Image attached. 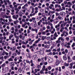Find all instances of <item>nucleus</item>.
<instances>
[{
  "instance_id": "nucleus-2",
  "label": "nucleus",
  "mask_w": 75,
  "mask_h": 75,
  "mask_svg": "<svg viewBox=\"0 0 75 75\" xmlns=\"http://www.w3.org/2000/svg\"><path fill=\"white\" fill-rule=\"evenodd\" d=\"M30 66L31 67H34V66H35V65H34V64L33 63V60H31L30 61Z\"/></svg>"
},
{
  "instance_id": "nucleus-37",
  "label": "nucleus",
  "mask_w": 75,
  "mask_h": 75,
  "mask_svg": "<svg viewBox=\"0 0 75 75\" xmlns=\"http://www.w3.org/2000/svg\"><path fill=\"white\" fill-rule=\"evenodd\" d=\"M58 70L59 71L61 72V67H59V68Z\"/></svg>"
},
{
  "instance_id": "nucleus-39",
  "label": "nucleus",
  "mask_w": 75,
  "mask_h": 75,
  "mask_svg": "<svg viewBox=\"0 0 75 75\" xmlns=\"http://www.w3.org/2000/svg\"><path fill=\"white\" fill-rule=\"evenodd\" d=\"M75 42L73 43L72 45H71L72 47H74V46H75Z\"/></svg>"
},
{
  "instance_id": "nucleus-56",
  "label": "nucleus",
  "mask_w": 75,
  "mask_h": 75,
  "mask_svg": "<svg viewBox=\"0 0 75 75\" xmlns=\"http://www.w3.org/2000/svg\"><path fill=\"white\" fill-rule=\"evenodd\" d=\"M62 69H65V66H63L62 67Z\"/></svg>"
},
{
  "instance_id": "nucleus-58",
  "label": "nucleus",
  "mask_w": 75,
  "mask_h": 75,
  "mask_svg": "<svg viewBox=\"0 0 75 75\" xmlns=\"http://www.w3.org/2000/svg\"><path fill=\"white\" fill-rule=\"evenodd\" d=\"M22 37L23 36H22V35H21V34H20V36H19L20 38L21 39Z\"/></svg>"
},
{
  "instance_id": "nucleus-47",
  "label": "nucleus",
  "mask_w": 75,
  "mask_h": 75,
  "mask_svg": "<svg viewBox=\"0 0 75 75\" xmlns=\"http://www.w3.org/2000/svg\"><path fill=\"white\" fill-rule=\"evenodd\" d=\"M54 57L56 59H58V56H57V55H55L54 56Z\"/></svg>"
},
{
  "instance_id": "nucleus-36",
  "label": "nucleus",
  "mask_w": 75,
  "mask_h": 75,
  "mask_svg": "<svg viewBox=\"0 0 75 75\" xmlns=\"http://www.w3.org/2000/svg\"><path fill=\"white\" fill-rule=\"evenodd\" d=\"M14 60L15 62H16V61H17V57H16L15 59H14Z\"/></svg>"
},
{
  "instance_id": "nucleus-23",
  "label": "nucleus",
  "mask_w": 75,
  "mask_h": 75,
  "mask_svg": "<svg viewBox=\"0 0 75 75\" xmlns=\"http://www.w3.org/2000/svg\"><path fill=\"white\" fill-rule=\"evenodd\" d=\"M54 36H55V37H57L58 36V35H57V32H55L54 34Z\"/></svg>"
},
{
  "instance_id": "nucleus-50",
  "label": "nucleus",
  "mask_w": 75,
  "mask_h": 75,
  "mask_svg": "<svg viewBox=\"0 0 75 75\" xmlns=\"http://www.w3.org/2000/svg\"><path fill=\"white\" fill-rule=\"evenodd\" d=\"M58 18L59 20H61V19L62 18L59 16H58Z\"/></svg>"
},
{
  "instance_id": "nucleus-57",
  "label": "nucleus",
  "mask_w": 75,
  "mask_h": 75,
  "mask_svg": "<svg viewBox=\"0 0 75 75\" xmlns=\"http://www.w3.org/2000/svg\"><path fill=\"white\" fill-rule=\"evenodd\" d=\"M4 59H6L7 58V56H5L4 57Z\"/></svg>"
},
{
  "instance_id": "nucleus-53",
  "label": "nucleus",
  "mask_w": 75,
  "mask_h": 75,
  "mask_svg": "<svg viewBox=\"0 0 75 75\" xmlns=\"http://www.w3.org/2000/svg\"><path fill=\"white\" fill-rule=\"evenodd\" d=\"M66 40H67V41H68V40H69V38L68 37L66 38Z\"/></svg>"
},
{
  "instance_id": "nucleus-41",
  "label": "nucleus",
  "mask_w": 75,
  "mask_h": 75,
  "mask_svg": "<svg viewBox=\"0 0 75 75\" xmlns=\"http://www.w3.org/2000/svg\"><path fill=\"white\" fill-rule=\"evenodd\" d=\"M60 14L62 16H64V13L63 12H62L60 13Z\"/></svg>"
},
{
  "instance_id": "nucleus-54",
  "label": "nucleus",
  "mask_w": 75,
  "mask_h": 75,
  "mask_svg": "<svg viewBox=\"0 0 75 75\" xmlns=\"http://www.w3.org/2000/svg\"><path fill=\"white\" fill-rule=\"evenodd\" d=\"M42 34L43 35H45V32L43 31L42 33Z\"/></svg>"
},
{
  "instance_id": "nucleus-52",
  "label": "nucleus",
  "mask_w": 75,
  "mask_h": 75,
  "mask_svg": "<svg viewBox=\"0 0 75 75\" xmlns=\"http://www.w3.org/2000/svg\"><path fill=\"white\" fill-rule=\"evenodd\" d=\"M14 37H16V34H17V33H16V32H14Z\"/></svg>"
},
{
  "instance_id": "nucleus-60",
  "label": "nucleus",
  "mask_w": 75,
  "mask_h": 75,
  "mask_svg": "<svg viewBox=\"0 0 75 75\" xmlns=\"http://www.w3.org/2000/svg\"><path fill=\"white\" fill-rule=\"evenodd\" d=\"M57 51H58V52H59V51H60V48H59V49H58L57 50Z\"/></svg>"
},
{
  "instance_id": "nucleus-7",
  "label": "nucleus",
  "mask_w": 75,
  "mask_h": 75,
  "mask_svg": "<svg viewBox=\"0 0 75 75\" xmlns=\"http://www.w3.org/2000/svg\"><path fill=\"white\" fill-rule=\"evenodd\" d=\"M16 53H17V55H18L21 54V52H20V51L18 52V50H16Z\"/></svg>"
},
{
  "instance_id": "nucleus-1",
  "label": "nucleus",
  "mask_w": 75,
  "mask_h": 75,
  "mask_svg": "<svg viewBox=\"0 0 75 75\" xmlns=\"http://www.w3.org/2000/svg\"><path fill=\"white\" fill-rule=\"evenodd\" d=\"M2 71L3 73H6L8 71V67H6L5 68L3 67L2 68Z\"/></svg>"
},
{
  "instance_id": "nucleus-16",
  "label": "nucleus",
  "mask_w": 75,
  "mask_h": 75,
  "mask_svg": "<svg viewBox=\"0 0 75 75\" xmlns=\"http://www.w3.org/2000/svg\"><path fill=\"white\" fill-rule=\"evenodd\" d=\"M40 53L41 55H43L44 54V51L42 50H41L40 51Z\"/></svg>"
},
{
  "instance_id": "nucleus-33",
  "label": "nucleus",
  "mask_w": 75,
  "mask_h": 75,
  "mask_svg": "<svg viewBox=\"0 0 75 75\" xmlns=\"http://www.w3.org/2000/svg\"><path fill=\"white\" fill-rule=\"evenodd\" d=\"M56 44H58V43H60L61 42V41L60 40H58L56 41Z\"/></svg>"
},
{
  "instance_id": "nucleus-14",
  "label": "nucleus",
  "mask_w": 75,
  "mask_h": 75,
  "mask_svg": "<svg viewBox=\"0 0 75 75\" xmlns=\"http://www.w3.org/2000/svg\"><path fill=\"white\" fill-rule=\"evenodd\" d=\"M16 49V47H11L10 48L11 50H12V51H14V50H15Z\"/></svg>"
},
{
  "instance_id": "nucleus-63",
  "label": "nucleus",
  "mask_w": 75,
  "mask_h": 75,
  "mask_svg": "<svg viewBox=\"0 0 75 75\" xmlns=\"http://www.w3.org/2000/svg\"><path fill=\"white\" fill-rule=\"evenodd\" d=\"M68 50H67V49L65 50V52L66 53H68Z\"/></svg>"
},
{
  "instance_id": "nucleus-15",
  "label": "nucleus",
  "mask_w": 75,
  "mask_h": 75,
  "mask_svg": "<svg viewBox=\"0 0 75 75\" xmlns=\"http://www.w3.org/2000/svg\"><path fill=\"white\" fill-rule=\"evenodd\" d=\"M26 56H27V58H30L31 56H30V54L29 53H27L26 54Z\"/></svg>"
},
{
  "instance_id": "nucleus-12",
  "label": "nucleus",
  "mask_w": 75,
  "mask_h": 75,
  "mask_svg": "<svg viewBox=\"0 0 75 75\" xmlns=\"http://www.w3.org/2000/svg\"><path fill=\"white\" fill-rule=\"evenodd\" d=\"M18 14H19L20 17H22V15H23V13L21 12H19Z\"/></svg>"
},
{
  "instance_id": "nucleus-46",
  "label": "nucleus",
  "mask_w": 75,
  "mask_h": 75,
  "mask_svg": "<svg viewBox=\"0 0 75 75\" xmlns=\"http://www.w3.org/2000/svg\"><path fill=\"white\" fill-rule=\"evenodd\" d=\"M67 58H68V60H69L71 59V57H70V56H68Z\"/></svg>"
},
{
  "instance_id": "nucleus-22",
  "label": "nucleus",
  "mask_w": 75,
  "mask_h": 75,
  "mask_svg": "<svg viewBox=\"0 0 75 75\" xmlns=\"http://www.w3.org/2000/svg\"><path fill=\"white\" fill-rule=\"evenodd\" d=\"M71 73H69L68 72H66V74L65 75H71Z\"/></svg>"
},
{
  "instance_id": "nucleus-18",
  "label": "nucleus",
  "mask_w": 75,
  "mask_h": 75,
  "mask_svg": "<svg viewBox=\"0 0 75 75\" xmlns=\"http://www.w3.org/2000/svg\"><path fill=\"white\" fill-rule=\"evenodd\" d=\"M55 20L56 21H55V23L56 24H57L58 22V18H56V19H55Z\"/></svg>"
},
{
  "instance_id": "nucleus-11",
  "label": "nucleus",
  "mask_w": 75,
  "mask_h": 75,
  "mask_svg": "<svg viewBox=\"0 0 75 75\" xmlns=\"http://www.w3.org/2000/svg\"><path fill=\"white\" fill-rule=\"evenodd\" d=\"M37 57V54H35L33 55V56L32 58L33 59H35V58H36V57Z\"/></svg>"
},
{
  "instance_id": "nucleus-61",
  "label": "nucleus",
  "mask_w": 75,
  "mask_h": 75,
  "mask_svg": "<svg viewBox=\"0 0 75 75\" xmlns=\"http://www.w3.org/2000/svg\"><path fill=\"white\" fill-rule=\"evenodd\" d=\"M35 73H37V72H38V71L37 69H35Z\"/></svg>"
},
{
  "instance_id": "nucleus-9",
  "label": "nucleus",
  "mask_w": 75,
  "mask_h": 75,
  "mask_svg": "<svg viewBox=\"0 0 75 75\" xmlns=\"http://www.w3.org/2000/svg\"><path fill=\"white\" fill-rule=\"evenodd\" d=\"M68 45V43L67 42H66L64 44V47H70V46H67Z\"/></svg>"
},
{
  "instance_id": "nucleus-24",
  "label": "nucleus",
  "mask_w": 75,
  "mask_h": 75,
  "mask_svg": "<svg viewBox=\"0 0 75 75\" xmlns=\"http://www.w3.org/2000/svg\"><path fill=\"white\" fill-rule=\"evenodd\" d=\"M52 59H49L48 61V62H49V63H51V62H52Z\"/></svg>"
},
{
  "instance_id": "nucleus-4",
  "label": "nucleus",
  "mask_w": 75,
  "mask_h": 75,
  "mask_svg": "<svg viewBox=\"0 0 75 75\" xmlns=\"http://www.w3.org/2000/svg\"><path fill=\"white\" fill-rule=\"evenodd\" d=\"M56 64L57 66H58V65L59 64V61L58 59L56 60Z\"/></svg>"
},
{
  "instance_id": "nucleus-29",
  "label": "nucleus",
  "mask_w": 75,
  "mask_h": 75,
  "mask_svg": "<svg viewBox=\"0 0 75 75\" xmlns=\"http://www.w3.org/2000/svg\"><path fill=\"white\" fill-rule=\"evenodd\" d=\"M18 71H19V72L20 73L22 71V69H21V68L20 67L18 69Z\"/></svg>"
},
{
  "instance_id": "nucleus-35",
  "label": "nucleus",
  "mask_w": 75,
  "mask_h": 75,
  "mask_svg": "<svg viewBox=\"0 0 75 75\" xmlns=\"http://www.w3.org/2000/svg\"><path fill=\"white\" fill-rule=\"evenodd\" d=\"M30 49H31V51H34V47H33V48L32 47H30Z\"/></svg>"
},
{
  "instance_id": "nucleus-6",
  "label": "nucleus",
  "mask_w": 75,
  "mask_h": 75,
  "mask_svg": "<svg viewBox=\"0 0 75 75\" xmlns=\"http://www.w3.org/2000/svg\"><path fill=\"white\" fill-rule=\"evenodd\" d=\"M6 52H4V51H3V53L1 51L0 52V55H4V54H6Z\"/></svg>"
},
{
  "instance_id": "nucleus-59",
  "label": "nucleus",
  "mask_w": 75,
  "mask_h": 75,
  "mask_svg": "<svg viewBox=\"0 0 75 75\" xmlns=\"http://www.w3.org/2000/svg\"><path fill=\"white\" fill-rule=\"evenodd\" d=\"M26 51L28 52H30V51H29V49H27L26 50Z\"/></svg>"
},
{
  "instance_id": "nucleus-20",
  "label": "nucleus",
  "mask_w": 75,
  "mask_h": 75,
  "mask_svg": "<svg viewBox=\"0 0 75 75\" xmlns=\"http://www.w3.org/2000/svg\"><path fill=\"white\" fill-rule=\"evenodd\" d=\"M64 66H66V67H68L69 66V64L68 63H67L66 62H65L64 63Z\"/></svg>"
},
{
  "instance_id": "nucleus-19",
  "label": "nucleus",
  "mask_w": 75,
  "mask_h": 75,
  "mask_svg": "<svg viewBox=\"0 0 75 75\" xmlns=\"http://www.w3.org/2000/svg\"><path fill=\"white\" fill-rule=\"evenodd\" d=\"M0 59H2V61H4V57L3 56H0Z\"/></svg>"
},
{
  "instance_id": "nucleus-40",
  "label": "nucleus",
  "mask_w": 75,
  "mask_h": 75,
  "mask_svg": "<svg viewBox=\"0 0 75 75\" xmlns=\"http://www.w3.org/2000/svg\"><path fill=\"white\" fill-rule=\"evenodd\" d=\"M30 33V31L29 29L27 30V34H29Z\"/></svg>"
},
{
  "instance_id": "nucleus-49",
  "label": "nucleus",
  "mask_w": 75,
  "mask_h": 75,
  "mask_svg": "<svg viewBox=\"0 0 75 75\" xmlns=\"http://www.w3.org/2000/svg\"><path fill=\"white\" fill-rule=\"evenodd\" d=\"M22 21L23 22H25V19L23 18Z\"/></svg>"
},
{
  "instance_id": "nucleus-13",
  "label": "nucleus",
  "mask_w": 75,
  "mask_h": 75,
  "mask_svg": "<svg viewBox=\"0 0 75 75\" xmlns=\"http://www.w3.org/2000/svg\"><path fill=\"white\" fill-rule=\"evenodd\" d=\"M63 58L64 61H66L67 59V57L65 56H63Z\"/></svg>"
},
{
  "instance_id": "nucleus-5",
  "label": "nucleus",
  "mask_w": 75,
  "mask_h": 75,
  "mask_svg": "<svg viewBox=\"0 0 75 75\" xmlns=\"http://www.w3.org/2000/svg\"><path fill=\"white\" fill-rule=\"evenodd\" d=\"M30 66H26L25 67V70H26L27 71H29V70L30 69Z\"/></svg>"
},
{
  "instance_id": "nucleus-31",
  "label": "nucleus",
  "mask_w": 75,
  "mask_h": 75,
  "mask_svg": "<svg viewBox=\"0 0 75 75\" xmlns=\"http://www.w3.org/2000/svg\"><path fill=\"white\" fill-rule=\"evenodd\" d=\"M5 66H6V64L5 63H4L1 65L2 67H5Z\"/></svg>"
},
{
  "instance_id": "nucleus-27",
  "label": "nucleus",
  "mask_w": 75,
  "mask_h": 75,
  "mask_svg": "<svg viewBox=\"0 0 75 75\" xmlns=\"http://www.w3.org/2000/svg\"><path fill=\"white\" fill-rule=\"evenodd\" d=\"M26 63H27V64H30V61L28 60H26Z\"/></svg>"
},
{
  "instance_id": "nucleus-28",
  "label": "nucleus",
  "mask_w": 75,
  "mask_h": 75,
  "mask_svg": "<svg viewBox=\"0 0 75 75\" xmlns=\"http://www.w3.org/2000/svg\"><path fill=\"white\" fill-rule=\"evenodd\" d=\"M41 18H42V16H39L37 18V19H38V20H40L41 19Z\"/></svg>"
},
{
  "instance_id": "nucleus-26",
  "label": "nucleus",
  "mask_w": 75,
  "mask_h": 75,
  "mask_svg": "<svg viewBox=\"0 0 75 75\" xmlns=\"http://www.w3.org/2000/svg\"><path fill=\"white\" fill-rule=\"evenodd\" d=\"M37 68H38V69L41 68V66H40V65L38 64L37 65Z\"/></svg>"
},
{
  "instance_id": "nucleus-25",
  "label": "nucleus",
  "mask_w": 75,
  "mask_h": 75,
  "mask_svg": "<svg viewBox=\"0 0 75 75\" xmlns=\"http://www.w3.org/2000/svg\"><path fill=\"white\" fill-rule=\"evenodd\" d=\"M45 37H44V36H43L42 37L41 40L42 41H44V40H45Z\"/></svg>"
},
{
  "instance_id": "nucleus-30",
  "label": "nucleus",
  "mask_w": 75,
  "mask_h": 75,
  "mask_svg": "<svg viewBox=\"0 0 75 75\" xmlns=\"http://www.w3.org/2000/svg\"><path fill=\"white\" fill-rule=\"evenodd\" d=\"M46 52H51V50L49 49V50H46Z\"/></svg>"
},
{
  "instance_id": "nucleus-17",
  "label": "nucleus",
  "mask_w": 75,
  "mask_h": 75,
  "mask_svg": "<svg viewBox=\"0 0 75 75\" xmlns=\"http://www.w3.org/2000/svg\"><path fill=\"white\" fill-rule=\"evenodd\" d=\"M46 67L45 65H44L42 67V70L44 71H45V69Z\"/></svg>"
},
{
  "instance_id": "nucleus-32",
  "label": "nucleus",
  "mask_w": 75,
  "mask_h": 75,
  "mask_svg": "<svg viewBox=\"0 0 75 75\" xmlns=\"http://www.w3.org/2000/svg\"><path fill=\"white\" fill-rule=\"evenodd\" d=\"M47 68L49 70H51L52 68V67H51V66H49L47 67Z\"/></svg>"
},
{
  "instance_id": "nucleus-44",
  "label": "nucleus",
  "mask_w": 75,
  "mask_h": 75,
  "mask_svg": "<svg viewBox=\"0 0 75 75\" xmlns=\"http://www.w3.org/2000/svg\"><path fill=\"white\" fill-rule=\"evenodd\" d=\"M14 69L15 71H17V70L18 69V68H17V67H15Z\"/></svg>"
},
{
  "instance_id": "nucleus-45",
  "label": "nucleus",
  "mask_w": 75,
  "mask_h": 75,
  "mask_svg": "<svg viewBox=\"0 0 75 75\" xmlns=\"http://www.w3.org/2000/svg\"><path fill=\"white\" fill-rule=\"evenodd\" d=\"M73 60H75V56H74L72 57Z\"/></svg>"
},
{
  "instance_id": "nucleus-43",
  "label": "nucleus",
  "mask_w": 75,
  "mask_h": 75,
  "mask_svg": "<svg viewBox=\"0 0 75 75\" xmlns=\"http://www.w3.org/2000/svg\"><path fill=\"white\" fill-rule=\"evenodd\" d=\"M15 37L16 38V39H17V40H18L19 39V38L18 37V36H15Z\"/></svg>"
},
{
  "instance_id": "nucleus-34",
  "label": "nucleus",
  "mask_w": 75,
  "mask_h": 75,
  "mask_svg": "<svg viewBox=\"0 0 75 75\" xmlns=\"http://www.w3.org/2000/svg\"><path fill=\"white\" fill-rule=\"evenodd\" d=\"M72 59H70V60H68V63H70L71 62H72Z\"/></svg>"
},
{
  "instance_id": "nucleus-51",
  "label": "nucleus",
  "mask_w": 75,
  "mask_h": 75,
  "mask_svg": "<svg viewBox=\"0 0 75 75\" xmlns=\"http://www.w3.org/2000/svg\"><path fill=\"white\" fill-rule=\"evenodd\" d=\"M5 45L6 46L8 45V42H6V43H5Z\"/></svg>"
},
{
  "instance_id": "nucleus-62",
  "label": "nucleus",
  "mask_w": 75,
  "mask_h": 75,
  "mask_svg": "<svg viewBox=\"0 0 75 75\" xmlns=\"http://www.w3.org/2000/svg\"><path fill=\"white\" fill-rule=\"evenodd\" d=\"M55 8H57V7H58V5L57 4H55Z\"/></svg>"
},
{
  "instance_id": "nucleus-42",
  "label": "nucleus",
  "mask_w": 75,
  "mask_h": 75,
  "mask_svg": "<svg viewBox=\"0 0 75 75\" xmlns=\"http://www.w3.org/2000/svg\"><path fill=\"white\" fill-rule=\"evenodd\" d=\"M54 16H55L54 14H53L52 15V16L51 17V18H52V19H54Z\"/></svg>"
},
{
  "instance_id": "nucleus-8",
  "label": "nucleus",
  "mask_w": 75,
  "mask_h": 75,
  "mask_svg": "<svg viewBox=\"0 0 75 75\" xmlns=\"http://www.w3.org/2000/svg\"><path fill=\"white\" fill-rule=\"evenodd\" d=\"M14 65H15V64H14V63L13 62H11V67H14Z\"/></svg>"
},
{
  "instance_id": "nucleus-64",
  "label": "nucleus",
  "mask_w": 75,
  "mask_h": 75,
  "mask_svg": "<svg viewBox=\"0 0 75 75\" xmlns=\"http://www.w3.org/2000/svg\"><path fill=\"white\" fill-rule=\"evenodd\" d=\"M11 74L12 75H13V74H14V71H12L11 72Z\"/></svg>"
},
{
  "instance_id": "nucleus-48",
  "label": "nucleus",
  "mask_w": 75,
  "mask_h": 75,
  "mask_svg": "<svg viewBox=\"0 0 75 75\" xmlns=\"http://www.w3.org/2000/svg\"><path fill=\"white\" fill-rule=\"evenodd\" d=\"M52 53L51 52H50L48 54H47V55H52Z\"/></svg>"
},
{
  "instance_id": "nucleus-10",
  "label": "nucleus",
  "mask_w": 75,
  "mask_h": 75,
  "mask_svg": "<svg viewBox=\"0 0 75 75\" xmlns=\"http://www.w3.org/2000/svg\"><path fill=\"white\" fill-rule=\"evenodd\" d=\"M8 61L9 62H10V61H13V59L12 58H10L8 59Z\"/></svg>"
},
{
  "instance_id": "nucleus-3",
  "label": "nucleus",
  "mask_w": 75,
  "mask_h": 75,
  "mask_svg": "<svg viewBox=\"0 0 75 75\" xmlns=\"http://www.w3.org/2000/svg\"><path fill=\"white\" fill-rule=\"evenodd\" d=\"M74 64V62H72L70 64V67L69 66V67L70 69H72V67H73V64Z\"/></svg>"
},
{
  "instance_id": "nucleus-21",
  "label": "nucleus",
  "mask_w": 75,
  "mask_h": 75,
  "mask_svg": "<svg viewBox=\"0 0 75 75\" xmlns=\"http://www.w3.org/2000/svg\"><path fill=\"white\" fill-rule=\"evenodd\" d=\"M42 70H41L40 71V74H44V72Z\"/></svg>"
},
{
  "instance_id": "nucleus-38",
  "label": "nucleus",
  "mask_w": 75,
  "mask_h": 75,
  "mask_svg": "<svg viewBox=\"0 0 75 75\" xmlns=\"http://www.w3.org/2000/svg\"><path fill=\"white\" fill-rule=\"evenodd\" d=\"M12 55L16 56H17V54L16 53H14L12 54Z\"/></svg>"
},
{
  "instance_id": "nucleus-55",
  "label": "nucleus",
  "mask_w": 75,
  "mask_h": 75,
  "mask_svg": "<svg viewBox=\"0 0 75 75\" xmlns=\"http://www.w3.org/2000/svg\"><path fill=\"white\" fill-rule=\"evenodd\" d=\"M50 37H47V40H50Z\"/></svg>"
}]
</instances>
